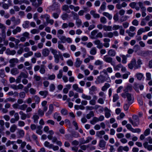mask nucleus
Masks as SVG:
<instances>
[{"instance_id": "nucleus-1", "label": "nucleus", "mask_w": 152, "mask_h": 152, "mask_svg": "<svg viewBox=\"0 0 152 152\" xmlns=\"http://www.w3.org/2000/svg\"><path fill=\"white\" fill-rule=\"evenodd\" d=\"M132 118L134 120L133 121L131 118H129V120L130 122L134 126H137L139 124V121L138 117L136 115H134L132 116Z\"/></svg>"}, {"instance_id": "nucleus-2", "label": "nucleus", "mask_w": 152, "mask_h": 152, "mask_svg": "<svg viewBox=\"0 0 152 152\" xmlns=\"http://www.w3.org/2000/svg\"><path fill=\"white\" fill-rule=\"evenodd\" d=\"M121 96L123 98H125L126 97L129 104L132 103L133 101V97L131 94L127 93L126 94L123 93L121 94Z\"/></svg>"}, {"instance_id": "nucleus-3", "label": "nucleus", "mask_w": 152, "mask_h": 152, "mask_svg": "<svg viewBox=\"0 0 152 152\" xmlns=\"http://www.w3.org/2000/svg\"><path fill=\"white\" fill-rule=\"evenodd\" d=\"M118 35V33L117 31H114L113 32L104 33L103 34L104 36V37H108L110 38H112L113 36L117 37Z\"/></svg>"}, {"instance_id": "nucleus-4", "label": "nucleus", "mask_w": 152, "mask_h": 152, "mask_svg": "<svg viewBox=\"0 0 152 152\" xmlns=\"http://www.w3.org/2000/svg\"><path fill=\"white\" fill-rule=\"evenodd\" d=\"M40 18L41 19L46 18V21L48 23H50L51 25H53V24L54 22L53 20L50 19V16L47 14L41 15Z\"/></svg>"}, {"instance_id": "nucleus-5", "label": "nucleus", "mask_w": 152, "mask_h": 152, "mask_svg": "<svg viewBox=\"0 0 152 152\" xmlns=\"http://www.w3.org/2000/svg\"><path fill=\"white\" fill-rule=\"evenodd\" d=\"M10 64V67L11 68L15 66L16 64L18 63L19 60L17 58H12L9 61Z\"/></svg>"}, {"instance_id": "nucleus-6", "label": "nucleus", "mask_w": 152, "mask_h": 152, "mask_svg": "<svg viewBox=\"0 0 152 152\" xmlns=\"http://www.w3.org/2000/svg\"><path fill=\"white\" fill-rule=\"evenodd\" d=\"M126 127L128 129L133 133H139L141 131L140 129L139 128L134 129L132 127L131 125L129 124H127L126 125Z\"/></svg>"}, {"instance_id": "nucleus-7", "label": "nucleus", "mask_w": 152, "mask_h": 152, "mask_svg": "<svg viewBox=\"0 0 152 152\" xmlns=\"http://www.w3.org/2000/svg\"><path fill=\"white\" fill-rule=\"evenodd\" d=\"M72 88L73 90L77 92L80 93H83V89L79 87L78 85L77 84H74L72 85Z\"/></svg>"}, {"instance_id": "nucleus-8", "label": "nucleus", "mask_w": 152, "mask_h": 152, "mask_svg": "<svg viewBox=\"0 0 152 152\" xmlns=\"http://www.w3.org/2000/svg\"><path fill=\"white\" fill-rule=\"evenodd\" d=\"M103 59L104 61L105 62L110 63L111 65L114 66L113 63V59L111 57L105 55L104 56Z\"/></svg>"}, {"instance_id": "nucleus-9", "label": "nucleus", "mask_w": 152, "mask_h": 152, "mask_svg": "<svg viewBox=\"0 0 152 152\" xmlns=\"http://www.w3.org/2000/svg\"><path fill=\"white\" fill-rule=\"evenodd\" d=\"M10 87L12 89L16 90L22 89L23 88L24 86L22 84H20L18 85L15 84L11 85H10Z\"/></svg>"}, {"instance_id": "nucleus-10", "label": "nucleus", "mask_w": 152, "mask_h": 152, "mask_svg": "<svg viewBox=\"0 0 152 152\" xmlns=\"http://www.w3.org/2000/svg\"><path fill=\"white\" fill-rule=\"evenodd\" d=\"M19 114L21 115L20 118L22 120H24L26 118H29L30 117V115L29 114L25 113L22 111H20L19 112Z\"/></svg>"}, {"instance_id": "nucleus-11", "label": "nucleus", "mask_w": 152, "mask_h": 152, "mask_svg": "<svg viewBox=\"0 0 152 152\" xmlns=\"http://www.w3.org/2000/svg\"><path fill=\"white\" fill-rule=\"evenodd\" d=\"M128 66L129 68L130 69H132L134 67L135 69V66H137L136 59L135 58L132 59L130 63L128 64Z\"/></svg>"}, {"instance_id": "nucleus-12", "label": "nucleus", "mask_w": 152, "mask_h": 152, "mask_svg": "<svg viewBox=\"0 0 152 152\" xmlns=\"http://www.w3.org/2000/svg\"><path fill=\"white\" fill-rule=\"evenodd\" d=\"M31 2L32 3V5L34 7L37 8L42 4V2L39 1H38V3L36 2V0H30Z\"/></svg>"}, {"instance_id": "nucleus-13", "label": "nucleus", "mask_w": 152, "mask_h": 152, "mask_svg": "<svg viewBox=\"0 0 152 152\" xmlns=\"http://www.w3.org/2000/svg\"><path fill=\"white\" fill-rule=\"evenodd\" d=\"M0 29L1 30L2 35L5 36L6 26L4 25L1 23H0ZM5 37H6V36H5Z\"/></svg>"}, {"instance_id": "nucleus-14", "label": "nucleus", "mask_w": 152, "mask_h": 152, "mask_svg": "<svg viewBox=\"0 0 152 152\" xmlns=\"http://www.w3.org/2000/svg\"><path fill=\"white\" fill-rule=\"evenodd\" d=\"M54 107L53 105L52 104H50L49 106V110L48 112L45 113V115L47 116H48L51 114L52 113Z\"/></svg>"}, {"instance_id": "nucleus-15", "label": "nucleus", "mask_w": 152, "mask_h": 152, "mask_svg": "<svg viewBox=\"0 0 152 152\" xmlns=\"http://www.w3.org/2000/svg\"><path fill=\"white\" fill-rule=\"evenodd\" d=\"M82 63V61L79 58H77L75 63V66L77 67L78 68L80 67Z\"/></svg>"}, {"instance_id": "nucleus-16", "label": "nucleus", "mask_w": 152, "mask_h": 152, "mask_svg": "<svg viewBox=\"0 0 152 152\" xmlns=\"http://www.w3.org/2000/svg\"><path fill=\"white\" fill-rule=\"evenodd\" d=\"M104 110L105 117L107 118H109L111 115L110 113V110L107 107H105L104 108Z\"/></svg>"}, {"instance_id": "nucleus-17", "label": "nucleus", "mask_w": 152, "mask_h": 152, "mask_svg": "<svg viewBox=\"0 0 152 152\" xmlns=\"http://www.w3.org/2000/svg\"><path fill=\"white\" fill-rule=\"evenodd\" d=\"M98 31L97 30H94L92 31L91 33L90 37L92 39H94L96 38V34L97 33Z\"/></svg>"}, {"instance_id": "nucleus-18", "label": "nucleus", "mask_w": 152, "mask_h": 152, "mask_svg": "<svg viewBox=\"0 0 152 152\" xmlns=\"http://www.w3.org/2000/svg\"><path fill=\"white\" fill-rule=\"evenodd\" d=\"M49 53L50 51L48 49L45 48L42 50V53L44 56L46 57L48 56Z\"/></svg>"}, {"instance_id": "nucleus-19", "label": "nucleus", "mask_w": 152, "mask_h": 152, "mask_svg": "<svg viewBox=\"0 0 152 152\" xmlns=\"http://www.w3.org/2000/svg\"><path fill=\"white\" fill-rule=\"evenodd\" d=\"M10 72L12 75H15L19 73V71L18 69L14 68L11 69Z\"/></svg>"}, {"instance_id": "nucleus-20", "label": "nucleus", "mask_w": 152, "mask_h": 152, "mask_svg": "<svg viewBox=\"0 0 152 152\" xmlns=\"http://www.w3.org/2000/svg\"><path fill=\"white\" fill-rule=\"evenodd\" d=\"M97 80L99 83H103L105 81V77L102 75H100L98 76L97 78Z\"/></svg>"}, {"instance_id": "nucleus-21", "label": "nucleus", "mask_w": 152, "mask_h": 152, "mask_svg": "<svg viewBox=\"0 0 152 152\" xmlns=\"http://www.w3.org/2000/svg\"><path fill=\"white\" fill-rule=\"evenodd\" d=\"M108 54L110 56L113 57L115 55L116 52L115 50L113 49H110L108 51Z\"/></svg>"}, {"instance_id": "nucleus-22", "label": "nucleus", "mask_w": 152, "mask_h": 152, "mask_svg": "<svg viewBox=\"0 0 152 152\" xmlns=\"http://www.w3.org/2000/svg\"><path fill=\"white\" fill-rule=\"evenodd\" d=\"M6 53L8 55H14L16 53V51L15 50H11L10 49L8 48L6 50Z\"/></svg>"}, {"instance_id": "nucleus-23", "label": "nucleus", "mask_w": 152, "mask_h": 152, "mask_svg": "<svg viewBox=\"0 0 152 152\" xmlns=\"http://www.w3.org/2000/svg\"><path fill=\"white\" fill-rule=\"evenodd\" d=\"M143 145L144 148L147 149L148 150L150 151L152 150V145H148L147 142H146L144 143Z\"/></svg>"}, {"instance_id": "nucleus-24", "label": "nucleus", "mask_w": 152, "mask_h": 152, "mask_svg": "<svg viewBox=\"0 0 152 152\" xmlns=\"http://www.w3.org/2000/svg\"><path fill=\"white\" fill-rule=\"evenodd\" d=\"M10 20L12 22H15L14 23L15 25L19 24L20 23V20L19 19L16 20L14 16L11 18Z\"/></svg>"}, {"instance_id": "nucleus-25", "label": "nucleus", "mask_w": 152, "mask_h": 152, "mask_svg": "<svg viewBox=\"0 0 152 152\" xmlns=\"http://www.w3.org/2000/svg\"><path fill=\"white\" fill-rule=\"evenodd\" d=\"M21 29L19 26H17L16 28L14 29L12 31V33L14 35L18 33H19L21 31Z\"/></svg>"}, {"instance_id": "nucleus-26", "label": "nucleus", "mask_w": 152, "mask_h": 152, "mask_svg": "<svg viewBox=\"0 0 152 152\" xmlns=\"http://www.w3.org/2000/svg\"><path fill=\"white\" fill-rule=\"evenodd\" d=\"M69 6L67 5H63L62 8L63 10L66 11L68 13H69L71 12V11L69 9Z\"/></svg>"}, {"instance_id": "nucleus-27", "label": "nucleus", "mask_w": 152, "mask_h": 152, "mask_svg": "<svg viewBox=\"0 0 152 152\" xmlns=\"http://www.w3.org/2000/svg\"><path fill=\"white\" fill-rule=\"evenodd\" d=\"M45 66L44 65H41L39 69V72L41 74H43L45 73Z\"/></svg>"}, {"instance_id": "nucleus-28", "label": "nucleus", "mask_w": 152, "mask_h": 152, "mask_svg": "<svg viewBox=\"0 0 152 152\" xmlns=\"http://www.w3.org/2000/svg\"><path fill=\"white\" fill-rule=\"evenodd\" d=\"M105 134V132L104 130L98 131L96 132V136L98 137L101 138H102V135L104 134Z\"/></svg>"}, {"instance_id": "nucleus-29", "label": "nucleus", "mask_w": 152, "mask_h": 152, "mask_svg": "<svg viewBox=\"0 0 152 152\" xmlns=\"http://www.w3.org/2000/svg\"><path fill=\"white\" fill-rule=\"evenodd\" d=\"M106 142L103 140H101L99 141V146L101 148H104L106 145Z\"/></svg>"}, {"instance_id": "nucleus-30", "label": "nucleus", "mask_w": 152, "mask_h": 152, "mask_svg": "<svg viewBox=\"0 0 152 152\" xmlns=\"http://www.w3.org/2000/svg\"><path fill=\"white\" fill-rule=\"evenodd\" d=\"M82 98L84 99L90 100L91 99V97L90 95H88L84 94H83L81 95Z\"/></svg>"}, {"instance_id": "nucleus-31", "label": "nucleus", "mask_w": 152, "mask_h": 152, "mask_svg": "<svg viewBox=\"0 0 152 152\" xmlns=\"http://www.w3.org/2000/svg\"><path fill=\"white\" fill-rule=\"evenodd\" d=\"M17 126L15 124L12 125L10 128V131L11 132H14L17 129Z\"/></svg>"}, {"instance_id": "nucleus-32", "label": "nucleus", "mask_w": 152, "mask_h": 152, "mask_svg": "<svg viewBox=\"0 0 152 152\" xmlns=\"http://www.w3.org/2000/svg\"><path fill=\"white\" fill-rule=\"evenodd\" d=\"M97 53V49L96 48L94 47L92 48L90 51V53L91 55H95Z\"/></svg>"}, {"instance_id": "nucleus-33", "label": "nucleus", "mask_w": 152, "mask_h": 152, "mask_svg": "<svg viewBox=\"0 0 152 152\" xmlns=\"http://www.w3.org/2000/svg\"><path fill=\"white\" fill-rule=\"evenodd\" d=\"M103 28L104 30L105 31H111L112 30V27L110 26L104 25Z\"/></svg>"}, {"instance_id": "nucleus-34", "label": "nucleus", "mask_w": 152, "mask_h": 152, "mask_svg": "<svg viewBox=\"0 0 152 152\" xmlns=\"http://www.w3.org/2000/svg\"><path fill=\"white\" fill-rule=\"evenodd\" d=\"M137 65L135 67V69H137L141 67V65L142 64V60L140 59H138L137 61Z\"/></svg>"}, {"instance_id": "nucleus-35", "label": "nucleus", "mask_w": 152, "mask_h": 152, "mask_svg": "<svg viewBox=\"0 0 152 152\" xmlns=\"http://www.w3.org/2000/svg\"><path fill=\"white\" fill-rule=\"evenodd\" d=\"M39 94L41 96H43L44 98H45L48 94V92L47 91H41L39 92Z\"/></svg>"}, {"instance_id": "nucleus-36", "label": "nucleus", "mask_w": 152, "mask_h": 152, "mask_svg": "<svg viewBox=\"0 0 152 152\" xmlns=\"http://www.w3.org/2000/svg\"><path fill=\"white\" fill-rule=\"evenodd\" d=\"M132 90V86L130 85L128 86L124 89V91L126 93V92L131 91Z\"/></svg>"}, {"instance_id": "nucleus-37", "label": "nucleus", "mask_w": 152, "mask_h": 152, "mask_svg": "<svg viewBox=\"0 0 152 152\" xmlns=\"http://www.w3.org/2000/svg\"><path fill=\"white\" fill-rule=\"evenodd\" d=\"M61 17L62 19L64 20H66L70 18L69 15L67 13H65L63 14Z\"/></svg>"}, {"instance_id": "nucleus-38", "label": "nucleus", "mask_w": 152, "mask_h": 152, "mask_svg": "<svg viewBox=\"0 0 152 152\" xmlns=\"http://www.w3.org/2000/svg\"><path fill=\"white\" fill-rule=\"evenodd\" d=\"M89 90L90 94H92L93 92L97 90V88L95 86H93L90 88Z\"/></svg>"}, {"instance_id": "nucleus-39", "label": "nucleus", "mask_w": 152, "mask_h": 152, "mask_svg": "<svg viewBox=\"0 0 152 152\" xmlns=\"http://www.w3.org/2000/svg\"><path fill=\"white\" fill-rule=\"evenodd\" d=\"M16 99L14 98H12L11 97H9L4 100V102L5 103L8 102H13L16 101Z\"/></svg>"}, {"instance_id": "nucleus-40", "label": "nucleus", "mask_w": 152, "mask_h": 152, "mask_svg": "<svg viewBox=\"0 0 152 152\" xmlns=\"http://www.w3.org/2000/svg\"><path fill=\"white\" fill-rule=\"evenodd\" d=\"M33 99L35 101V103L36 104H38L40 101V97L37 95L34 96L33 97Z\"/></svg>"}, {"instance_id": "nucleus-41", "label": "nucleus", "mask_w": 152, "mask_h": 152, "mask_svg": "<svg viewBox=\"0 0 152 152\" xmlns=\"http://www.w3.org/2000/svg\"><path fill=\"white\" fill-rule=\"evenodd\" d=\"M28 105L26 104H23L19 106V109L21 110H25L27 107Z\"/></svg>"}, {"instance_id": "nucleus-42", "label": "nucleus", "mask_w": 152, "mask_h": 152, "mask_svg": "<svg viewBox=\"0 0 152 152\" xmlns=\"http://www.w3.org/2000/svg\"><path fill=\"white\" fill-rule=\"evenodd\" d=\"M102 14L103 15L107 18L110 20L112 19V16L108 12H104L102 13Z\"/></svg>"}, {"instance_id": "nucleus-43", "label": "nucleus", "mask_w": 152, "mask_h": 152, "mask_svg": "<svg viewBox=\"0 0 152 152\" xmlns=\"http://www.w3.org/2000/svg\"><path fill=\"white\" fill-rule=\"evenodd\" d=\"M110 86L109 84L106 83H105L104 86L102 88V90L103 91H105L106 89L109 88Z\"/></svg>"}, {"instance_id": "nucleus-44", "label": "nucleus", "mask_w": 152, "mask_h": 152, "mask_svg": "<svg viewBox=\"0 0 152 152\" xmlns=\"http://www.w3.org/2000/svg\"><path fill=\"white\" fill-rule=\"evenodd\" d=\"M50 50L51 51L54 57L58 56V55L57 54V51L55 49L51 48L50 49Z\"/></svg>"}, {"instance_id": "nucleus-45", "label": "nucleus", "mask_w": 152, "mask_h": 152, "mask_svg": "<svg viewBox=\"0 0 152 152\" xmlns=\"http://www.w3.org/2000/svg\"><path fill=\"white\" fill-rule=\"evenodd\" d=\"M121 57L122 58V62L123 64H126V63L127 58L128 57L127 55L125 56L124 55H122Z\"/></svg>"}, {"instance_id": "nucleus-46", "label": "nucleus", "mask_w": 152, "mask_h": 152, "mask_svg": "<svg viewBox=\"0 0 152 152\" xmlns=\"http://www.w3.org/2000/svg\"><path fill=\"white\" fill-rule=\"evenodd\" d=\"M21 78H27L28 77V74L27 72L25 73L24 72H21L19 75Z\"/></svg>"}, {"instance_id": "nucleus-47", "label": "nucleus", "mask_w": 152, "mask_h": 152, "mask_svg": "<svg viewBox=\"0 0 152 152\" xmlns=\"http://www.w3.org/2000/svg\"><path fill=\"white\" fill-rule=\"evenodd\" d=\"M17 133L19 135L20 137H23L25 134L24 131L22 129L18 130V131L17 132Z\"/></svg>"}, {"instance_id": "nucleus-48", "label": "nucleus", "mask_w": 152, "mask_h": 152, "mask_svg": "<svg viewBox=\"0 0 152 152\" xmlns=\"http://www.w3.org/2000/svg\"><path fill=\"white\" fill-rule=\"evenodd\" d=\"M29 22L28 21H25L22 25L23 27V28H26L29 27Z\"/></svg>"}, {"instance_id": "nucleus-49", "label": "nucleus", "mask_w": 152, "mask_h": 152, "mask_svg": "<svg viewBox=\"0 0 152 152\" xmlns=\"http://www.w3.org/2000/svg\"><path fill=\"white\" fill-rule=\"evenodd\" d=\"M23 3H25L26 4H29L30 2L29 1L27 0H19V4L21 5Z\"/></svg>"}, {"instance_id": "nucleus-50", "label": "nucleus", "mask_w": 152, "mask_h": 152, "mask_svg": "<svg viewBox=\"0 0 152 152\" xmlns=\"http://www.w3.org/2000/svg\"><path fill=\"white\" fill-rule=\"evenodd\" d=\"M58 38L62 43H65V41L66 38L65 36L62 35L61 36H58Z\"/></svg>"}, {"instance_id": "nucleus-51", "label": "nucleus", "mask_w": 152, "mask_h": 152, "mask_svg": "<svg viewBox=\"0 0 152 152\" xmlns=\"http://www.w3.org/2000/svg\"><path fill=\"white\" fill-rule=\"evenodd\" d=\"M39 117L38 115H34L33 116L32 118L34 120V122L35 123H37L38 122V120L39 119Z\"/></svg>"}, {"instance_id": "nucleus-52", "label": "nucleus", "mask_w": 152, "mask_h": 152, "mask_svg": "<svg viewBox=\"0 0 152 152\" xmlns=\"http://www.w3.org/2000/svg\"><path fill=\"white\" fill-rule=\"evenodd\" d=\"M94 115V112L92 111H91L89 113L87 114L86 115V118L88 119H90L91 117H93Z\"/></svg>"}, {"instance_id": "nucleus-53", "label": "nucleus", "mask_w": 152, "mask_h": 152, "mask_svg": "<svg viewBox=\"0 0 152 152\" xmlns=\"http://www.w3.org/2000/svg\"><path fill=\"white\" fill-rule=\"evenodd\" d=\"M4 71V69H0V77L1 78H4L6 76Z\"/></svg>"}, {"instance_id": "nucleus-54", "label": "nucleus", "mask_w": 152, "mask_h": 152, "mask_svg": "<svg viewBox=\"0 0 152 152\" xmlns=\"http://www.w3.org/2000/svg\"><path fill=\"white\" fill-rule=\"evenodd\" d=\"M54 118L55 119H56L58 121H60L61 119V117L60 116H58V114L56 113L54 114Z\"/></svg>"}, {"instance_id": "nucleus-55", "label": "nucleus", "mask_w": 152, "mask_h": 152, "mask_svg": "<svg viewBox=\"0 0 152 152\" xmlns=\"http://www.w3.org/2000/svg\"><path fill=\"white\" fill-rule=\"evenodd\" d=\"M136 76L137 79L139 80H141L142 78L143 75L141 73H138L136 74Z\"/></svg>"}, {"instance_id": "nucleus-56", "label": "nucleus", "mask_w": 152, "mask_h": 152, "mask_svg": "<svg viewBox=\"0 0 152 152\" xmlns=\"http://www.w3.org/2000/svg\"><path fill=\"white\" fill-rule=\"evenodd\" d=\"M52 144H50V143L47 141H45L44 143V145L45 147L48 148L50 149L52 146Z\"/></svg>"}, {"instance_id": "nucleus-57", "label": "nucleus", "mask_w": 152, "mask_h": 152, "mask_svg": "<svg viewBox=\"0 0 152 152\" xmlns=\"http://www.w3.org/2000/svg\"><path fill=\"white\" fill-rule=\"evenodd\" d=\"M100 22L102 23L105 24L107 22V20L104 17H101L100 18Z\"/></svg>"}, {"instance_id": "nucleus-58", "label": "nucleus", "mask_w": 152, "mask_h": 152, "mask_svg": "<svg viewBox=\"0 0 152 152\" xmlns=\"http://www.w3.org/2000/svg\"><path fill=\"white\" fill-rule=\"evenodd\" d=\"M128 18L129 17L126 15L123 16L120 19V21L121 22H123L124 21H126Z\"/></svg>"}, {"instance_id": "nucleus-59", "label": "nucleus", "mask_w": 152, "mask_h": 152, "mask_svg": "<svg viewBox=\"0 0 152 152\" xmlns=\"http://www.w3.org/2000/svg\"><path fill=\"white\" fill-rule=\"evenodd\" d=\"M76 23L78 27H79L82 24V21L79 18L76 19Z\"/></svg>"}, {"instance_id": "nucleus-60", "label": "nucleus", "mask_w": 152, "mask_h": 152, "mask_svg": "<svg viewBox=\"0 0 152 152\" xmlns=\"http://www.w3.org/2000/svg\"><path fill=\"white\" fill-rule=\"evenodd\" d=\"M126 33H127L128 35L131 37H134L135 34V33H132L128 30H126Z\"/></svg>"}, {"instance_id": "nucleus-61", "label": "nucleus", "mask_w": 152, "mask_h": 152, "mask_svg": "<svg viewBox=\"0 0 152 152\" xmlns=\"http://www.w3.org/2000/svg\"><path fill=\"white\" fill-rule=\"evenodd\" d=\"M6 148L4 145H0V152H6Z\"/></svg>"}, {"instance_id": "nucleus-62", "label": "nucleus", "mask_w": 152, "mask_h": 152, "mask_svg": "<svg viewBox=\"0 0 152 152\" xmlns=\"http://www.w3.org/2000/svg\"><path fill=\"white\" fill-rule=\"evenodd\" d=\"M120 27L121 28H122V26H120L118 25H115L113 26L112 29L114 31H115L116 30H118L119 29Z\"/></svg>"}, {"instance_id": "nucleus-63", "label": "nucleus", "mask_w": 152, "mask_h": 152, "mask_svg": "<svg viewBox=\"0 0 152 152\" xmlns=\"http://www.w3.org/2000/svg\"><path fill=\"white\" fill-rule=\"evenodd\" d=\"M106 2H103L100 7V10H104L106 8Z\"/></svg>"}, {"instance_id": "nucleus-64", "label": "nucleus", "mask_w": 152, "mask_h": 152, "mask_svg": "<svg viewBox=\"0 0 152 152\" xmlns=\"http://www.w3.org/2000/svg\"><path fill=\"white\" fill-rule=\"evenodd\" d=\"M38 113L39 115L42 116L44 114V112L40 109H39L38 111Z\"/></svg>"}]
</instances>
